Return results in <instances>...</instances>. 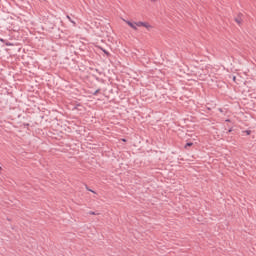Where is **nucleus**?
Returning <instances> with one entry per match:
<instances>
[{"mask_svg":"<svg viewBox=\"0 0 256 256\" xmlns=\"http://www.w3.org/2000/svg\"><path fill=\"white\" fill-rule=\"evenodd\" d=\"M188 147H193V142L186 143L185 149H187Z\"/></svg>","mask_w":256,"mask_h":256,"instance_id":"7ed1b4c3","label":"nucleus"},{"mask_svg":"<svg viewBox=\"0 0 256 256\" xmlns=\"http://www.w3.org/2000/svg\"><path fill=\"white\" fill-rule=\"evenodd\" d=\"M97 93H99V90H97L94 94L97 95Z\"/></svg>","mask_w":256,"mask_h":256,"instance_id":"f8f14e48","label":"nucleus"},{"mask_svg":"<svg viewBox=\"0 0 256 256\" xmlns=\"http://www.w3.org/2000/svg\"><path fill=\"white\" fill-rule=\"evenodd\" d=\"M136 27H143L144 22H137L135 23Z\"/></svg>","mask_w":256,"mask_h":256,"instance_id":"20e7f679","label":"nucleus"},{"mask_svg":"<svg viewBox=\"0 0 256 256\" xmlns=\"http://www.w3.org/2000/svg\"><path fill=\"white\" fill-rule=\"evenodd\" d=\"M142 27H146V29H151V25L147 24L144 22V25H142Z\"/></svg>","mask_w":256,"mask_h":256,"instance_id":"39448f33","label":"nucleus"},{"mask_svg":"<svg viewBox=\"0 0 256 256\" xmlns=\"http://www.w3.org/2000/svg\"><path fill=\"white\" fill-rule=\"evenodd\" d=\"M151 1V3H155L157 0H150Z\"/></svg>","mask_w":256,"mask_h":256,"instance_id":"9b49d317","label":"nucleus"},{"mask_svg":"<svg viewBox=\"0 0 256 256\" xmlns=\"http://www.w3.org/2000/svg\"><path fill=\"white\" fill-rule=\"evenodd\" d=\"M245 133H246L247 135H251V130H246Z\"/></svg>","mask_w":256,"mask_h":256,"instance_id":"1a4fd4ad","label":"nucleus"},{"mask_svg":"<svg viewBox=\"0 0 256 256\" xmlns=\"http://www.w3.org/2000/svg\"><path fill=\"white\" fill-rule=\"evenodd\" d=\"M103 52H104L106 55H109V52H107V51H105V50H103Z\"/></svg>","mask_w":256,"mask_h":256,"instance_id":"9d476101","label":"nucleus"},{"mask_svg":"<svg viewBox=\"0 0 256 256\" xmlns=\"http://www.w3.org/2000/svg\"><path fill=\"white\" fill-rule=\"evenodd\" d=\"M89 215H99V213H96V212L90 211V212H89Z\"/></svg>","mask_w":256,"mask_h":256,"instance_id":"6e6552de","label":"nucleus"},{"mask_svg":"<svg viewBox=\"0 0 256 256\" xmlns=\"http://www.w3.org/2000/svg\"><path fill=\"white\" fill-rule=\"evenodd\" d=\"M125 23H127V25H129V27L134 29V31H137V25L136 24L132 23L131 21H125Z\"/></svg>","mask_w":256,"mask_h":256,"instance_id":"f257e3e1","label":"nucleus"},{"mask_svg":"<svg viewBox=\"0 0 256 256\" xmlns=\"http://www.w3.org/2000/svg\"><path fill=\"white\" fill-rule=\"evenodd\" d=\"M235 79H236V78L234 77L233 80L235 81Z\"/></svg>","mask_w":256,"mask_h":256,"instance_id":"4468645a","label":"nucleus"},{"mask_svg":"<svg viewBox=\"0 0 256 256\" xmlns=\"http://www.w3.org/2000/svg\"><path fill=\"white\" fill-rule=\"evenodd\" d=\"M86 189H87V191H90L91 193H97L96 191H93L92 189H90L88 186H86Z\"/></svg>","mask_w":256,"mask_h":256,"instance_id":"0eeeda50","label":"nucleus"},{"mask_svg":"<svg viewBox=\"0 0 256 256\" xmlns=\"http://www.w3.org/2000/svg\"><path fill=\"white\" fill-rule=\"evenodd\" d=\"M67 19L69 20L70 23H73V25H75V21H73V20L71 19V16L68 15V16H67Z\"/></svg>","mask_w":256,"mask_h":256,"instance_id":"423d86ee","label":"nucleus"},{"mask_svg":"<svg viewBox=\"0 0 256 256\" xmlns=\"http://www.w3.org/2000/svg\"><path fill=\"white\" fill-rule=\"evenodd\" d=\"M3 170V168H1V166H0V171H2Z\"/></svg>","mask_w":256,"mask_h":256,"instance_id":"ddd939ff","label":"nucleus"},{"mask_svg":"<svg viewBox=\"0 0 256 256\" xmlns=\"http://www.w3.org/2000/svg\"><path fill=\"white\" fill-rule=\"evenodd\" d=\"M243 16V14H239L237 18H235V22L238 25H241V23L243 22V19L241 18Z\"/></svg>","mask_w":256,"mask_h":256,"instance_id":"f03ea898","label":"nucleus"}]
</instances>
